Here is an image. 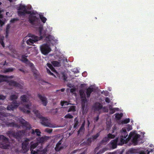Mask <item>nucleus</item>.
I'll use <instances>...</instances> for the list:
<instances>
[{"instance_id": "aec40b11", "label": "nucleus", "mask_w": 154, "mask_h": 154, "mask_svg": "<svg viewBox=\"0 0 154 154\" xmlns=\"http://www.w3.org/2000/svg\"><path fill=\"white\" fill-rule=\"evenodd\" d=\"M118 138H117L115 139L111 140L110 142V143L113 149H115L117 147V143H118Z\"/></svg>"}, {"instance_id": "c85d7f7f", "label": "nucleus", "mask_w": 154, "mask_h": 154, "mask_svg": "<svg viewBox=\"0 0 154 154\" xmlns=\"http://www.w3.org/2000/svg\"><path fill=\"white\" fill-rule=\"evenodd\" d=\"M51 63L54 66L59 67L60 66V63L57 61H53L51 62Z\"/></svg>"}, {"instance_id": "7ed1b4c3", "label": "nucleus", "mask_w": 154, "mask_h": 154, "mask_svg": "<svg viewBox=\"0 0 154 154\" xmlns=\"http://www.w3.org/2000/svg\"><path fill=\"white\" fill-rule=\"evenodd\" d=\"M128 134L126 131V128H124L120 130L119 132V134L118 136V138H120V142L119 143H118V145H121L124 144L125 142V139L128 136Z\"/></svg>"}, {"instance_id": "39448f33", "label": "nucleus", "mask_w": 154, "mask_h": 154, "mask_svg": "<svg viewBox=\"0 0 154 154\" xmlns=\"http://www.w3.org/2000/svg\"><path fill=\"white\" fill-rule=\"evenodd\" d=\"M40 49L42 53L45 55L48 54L51 50L50 47L47 44L42 45L40 47Z\"/></svg>"}, {"instance_id": "0eeeda50", "label": "nucleus", "mask_w": 154, "mask_h": 154, "mask_svg": "<svg viewBox=\"0 0 154 154\" xmlns=\"http://www.w3.org/2000/svg\"><path fill=\"white\" fill-rule=\"evenodd\" d=\"M28 35L32 38H29L27 40L26 42L28 45L30 43L33 44L38 41V37L37 36L31 33L29 34Z\"/></svg>"}, {"instance_id": "0e129e2a", "label": "nucleus", "mask_w": 154, "mask_h": 154, "mask_svg": "<svg viewBox=\"0 0 154 154\" xmlns=\"http://www.w3.org/2000/svg\"><path fill=\"white\" fill-rule=\"evenodd\" d=\"M0 23L1 25H3L4 24V23L0 19Z\"/></svg>"}, {"instance_id": "423d86ee", "label": "nucleus", "mask_w": 154, "mask_h": 154, "mask_svg": "<svg viewBox=\"0 0 154 154\" xmlns=\"http://www.w3.org/2000/svg\"><path fill=\"white\" fill-rule=\"evenodd\" d=\"M20 103L15 100L13 101L7 107V109L8 110H14L19 106Z\"/></svg>"}, {"instance_id": "b1692460", "label": "nucleus", "mask_w": 154, "mask_h": 154, "mask_svg": "<svg viewBox=\"0 0 154 154\" xmlns=\"http://www.w3.org/2000/svg\"><path fill=\"white\" fill-rule=\"evenodd\" d=\"M32 132L31 133L32 134H34L35 132L37 136H40L41 135V132L40 131L39 129H35V131L33 129H32Z\"/></svg>"}, {"instance_id": "6e6d98bb", "label": "nucleus", "mask_w": 154, "mask_h": 154, "mask_svg": "<svg viewBox=\"0 0 154 154\" xmlns=\"http://www.w3.org/2000/svg\"><path fill=\"white\" fill-rule=\"evenodd\" d=\"M105 101L106 103H109L110 102V100L109 98L108 97H106L105 99Z\"/></svg>"}, {"instance_id": "a19ab883", "label": "nucleus", "mask_w": 154, "mask_h": 154, "mask_svg": "<svg viewBox=\"0 0 154 154\" xmlns=\"http://www.w3.org/2000/svg\"><path fill=\"white\" fill-rule=\"evenodd\" d=\"M64 118L66 119H71L73 118V116L70 113H68L65 116Z\"/></svg>"}, {"instance_id": "f8f14e48", "label": "nucleus", "mask_w": 154, "mask_h": 154, "mask_svg": "<svg viewBox=\"0 0 154 154\" xmlns=\"http://www.w3.org/2000/svg\"><path fill=\"white\" fill-rule=\"evenodd\" d=\"M140 135L139 134H136L133 137L132 139V142L134 146L137 145L138 143V140L140 139Z\"/></svg>"}, {"instance_id": "e2e57ef3", "label": "nucleus", "mask_w": 154, "mask_h": 154, "mask_svg": "<svg viewBox=\"0 0 154 154\" xmlns=\"http://www.w3.org/2000/svg\"><path fill=\"white\" fill-rule=\"evenodd\" d=\"M75 91V89L74 88H71L70 90V91L72 93L74 92Z\"/></svg>"}, {"instance_id": "72a5a7b5", "label": "nucleus", "mask_w": 154, "mask_h": 154, "mask_svg": "<svg viewBox=\"0 0 154 154\" xmlns=\"http://www.w3.org/2000/svg\"><path fill=\"white\" fill-rule=\"evenodd\" d=\"M47 66L51 70V71L54 72H56V70L55 68L53 67L51 63H48L47 64Z\"/></svg>"}, {"instance_id": "de8ad7c7", "label": "nucleus", "mask_w": 154, "mask_h": 154, "mask_svg": "<svg viewBox=\"0 0 154 154\" xmlns=\"http://www.w3.org/2000/svg\"><path fill=\"white\" fill-rule=\"evenodd\" d=\"M23 9H24V10H23V11L25 10H26V6L25 5H21L19 7V10H22Z\"/></svg>"}, {"instance_id": "79ce46f5", "label": "nucleus", "mask_w": 154, "mask_h": 154, "mask_svg": "<svg viewBox=\"0 0 154 154\" xmlns=\"http://www.w3.org/2000/svg\"><path fill=\"white\" fill-rule=\"evenodd\" d=\"M85 130V128L84 127H82L81 126L79 130L78 131V134H79L81 132H83Z\"/></svg>"}, {"instance_id": "20e7f679", "label": "nucleus", "mask_w": 154, "mask_h": 154, "mask_svg": "<svg viewBox=\"0 0 154 154\" xmlns=\"http://www.w3.org/2000/svg\"><path fill=\"white\" fill-rule=\"evenodd\" d=\"M0 140L2 141V143H1L0 147L4 149H7L9 146L8 144L9 142L8 139L3 135L0 136Z\"/></svg>"}, {"instance_id": "3c124183", "label": "nucleus", "mask_w": 154, "mask_h": 154, "mask_svg": "<svg viewBox=\"0 0 154 154\" xmlns=\"http://www.w3.org/2000/svg\"><path fill=\"white\" fill-rule=\"evenodd\" d=\"M47 72L49 74L51 75H54V73L51 72L50 69L48 68H47Z\"/></svg>"}, {"instance_id": "c03bdc74", "label": "nucleus", "mask_w": 154, "mask_h": 154, "mask_svg": "<svg viewBox=\"0 0 154 154\" xmlns=\"http://www.w3.org/2000/svg\"><path fill=\"white\" fill-rule=\"evenodd\" d=\"M62 77L64 81H66L67 77V75L64 72H63L62 73Z\"/></svg>"}, {"instance_id": "2eb2a0df", "label": "nucleus", "mask_w": 154, "mask_h": 154, "mask_svg": "<svg viewBox=\"0 0 154 154\" xmlns=\"http://www.w3.org/2000/svg\"><path fill=\"white\" fill-rule=\"evenodd\" d=\"M38 31L40 37L42 38L44 37H45L46 35V32L45 31H43V28L42 26H40L38 28Z\"/></svg>"}, {"instance_id": "4c0bfd02", "label": "nucleus", "mask_w": 154, "mask_h": 154, "mask_svg": "<svg viewBox=\"0 0 154 154\" xmlns=\"http://www.w3.org/2000/svg\"><path fill=\"white\" fill-rule=\"evenodd\" d=\"M18 98L17 96L15 94H12L10 96V100H16Z\"/></svg>"}, {"instance_id": "603ef678", "label": "nucleus", "mask_w": 154, "mask_h": 154, "mask_svg": "<svg viewBox=\"0 0 154 154\" xmlns=\"http://www.w3.org/2000/svg\"><path fill=\"white\" fill-rule=\"evenodd\" d=\"M52 129H49V128H47L45 129V131L48 132V133H50L52 132Z\"/></svg>"}, {"instance_id": "473e14b6", "label": "nucleus", "mask_w": 154, "mask_h": 154, "mask_svg": "<svg viewBox=\"0 0 154 154\" xmlns=\"http://www.w3.org/2000/svg\"><path fill=\"white\" fill-rule=\"evenodd\" d=\"M100 132L97 133L95 135H93L92 136V140L93 141H94L100 136Z\"/></svg>"}, {"instance_id": "9b49d317", "label": "nucleus", "mask_w": 154, "mask_h": 154, "mask_svg": "<svg viewBox=\"0 0 154 154\" xmlns=\"http://www.w3.org/2000/svg\"><path fill=\"white\" fill-rule=\"evenodd\" d=\"M38 97L42 102L43 106H46L48 103L47 99L46 97L44 96H42L39 94H38Z\"/></svg>"}, {"instance_id": "bb28decb", "label": "nucleus", "mask_w": 154, "mask_h": 154, "mask_svg": "<svg viewBox=\"0 0 154 154\" xmlns=\"http://www.w3.org/2000/svg\"><path fill=\"white\" fill-rule=\"evenodd\" d=\"M24 132L23 131H19L16 133V136L18 138L21 137L24 134Z\"/></svg>"}, {"instance_id": "dca6fc26", "label": "nucleus", "mask_w": 154, "mask_h": 154, "mask_svg": "<svg viewBox=\"0 0 154 154\" xmlns=\"http://www.w3.org/2000/svg\"><path fill=\"white\" fill-rule=\"evenodd\" d=\"M7 82L8 83L9 85L11 86L20 87L21 86V85L19 83L13 80H9Z\"/></svg>"}, {"instance_id": "69168bd1", "label": "nucleus", "mask_w": 154, "mask_h": 154, "mask_svg": "<svg viewBox=\"0 0 154 154\" xmlns=\"http://www.w3.org/2000/svg\"><path fill=\"white\" fill-rule=\"evenodd\" d=\"M67 86L69 88L72 87L73 86V85L71 84H68Z\"/></svg>"}, {"instance_id": "13d9d810", "label": "nucleus", "mask_w": 154, "mask_h": 154, "mask_svg": "<svg viewBox=\"0 0 154 154\" xmlns=\"http://www.w3.org/2000/svg\"><path fill=\"white\" fill-rule=\"evenodd\" d=\"M29 104H26V105L24 106V107H25V108H26V109H29L30 108H29Z\"/></svg>"}, {"instance_id": "6ab92c4d", "label": "nucleus", "mask_w": 154, "mask_h": 154, "mask_svg": "<svg viewBox=\"0 0 154 154\" xmlns=\"http://www.w3.org/2000/svg\"><path fill=\"white\" fill-rule=\"evenodd\" d=\"M138 153V150L137 149L132 148L129 149L126 152V154H136Z\"/></svg>"}, {"instance_id": "ddd939ff", "label": "nucleus", "mask_w": 154, "mask_h": 154, "mask_svg": "<svg viewBox=\"0 0 154 154\" xmlns=\"http://www.w3.org/2000/svg\"><path fill=\"white\" fill-rule=\"evenodd\" d=\"M9 116V114L7 113L0 112V119L5 122V120H8L7 117Z\"/></svg>"}, {"instance_id": "cd10ccee", "label": "nucleus", "mask_w": 154, "mask_h": 154, "mask_svg": "<svg viewBox=\"0 0 154 154\" xmlns=\"http://www.w3.org/2000/svg\"><path fill=\"white\" fill-rule=\"evenodd\" d=\"M15 69L14 68L10 67L4 70V73H6L8 72H13Z\"/></svg>"}, {"instance_id": "f704fd0d", "label": "nucleus", "mask_w": 154, "mask_h": 154, "mask_svg": "<svg viewBox=\"0 0 154 154\" xmlns=\"http://www.w3.org/2000/svg\"><path fill=\"white\" fill-rule=\"evenodd\" d=\"M109 141L107 136H105L103 138V139L101 141V143H106L107 142Z\"/></svg>"}, {"instance_id": "5fc2aeb1", "label": "nucleus", "mask_w": 154, "mask_h": 154, "mask_svg": "<svg viewBox=\"0 0 154 154\" xmlns=\"http://www.w3.org/2000/svg\"><path fill=\"white\" fill-rule=\"evenodd\" d=\"M134 135V133L132 132H131L128 136V138H129L130 139H131L132 137Z\"/></svg>"}, {"instance_id": "052dcab7", "label": "nucleus", "mask_w": 154, "mask_h": 154, "mask_svg": "<svg viewBox=\"0 0 154 154\" xmlns=\"http://www.w3.org/2000/svg\"><path fill=\"white\" fill-rule=\"evenodd\" d=\"M5 107H3L2 106H0V110H5Z\"/></svg>"}, {"instance_id": "412c9836", "label": "nucleus", "mask_w": 154, "mask_h": 154, "mask_svg": "<svg viewBox=\"0 0 154 154\" xmlns=\"http://www.w3.org/2000/svg\"><path fill=\"white\" fill-rule=\"evenodd\" d=\"M87 101L85 96L81 97L82 109V111L85 110V103Z\"/></svg>"}, {"instance_id": "2f4dec72", "label": "nucleus", "mask_w": 154, "mask_h": 154, "mask_svg": "<svg viewBox=\"0 0 154 154\" xmlns=\"http://www.w3.org/2000/svg\"><path fill=\"white\" fill-rule=\"evenodd\" d=\"M76 106H70L68 111V112H74L76 111Z\"/></svg>"}, {"instance_id": "f257e3e1", "label": "nucleus", "mask_w": 154, "mask_h": 154, "mask_svg": "<svg viewBox=\"0 0 154 154\" xmlns=\"http://www.w3.org/2000/svg\"><path fill=\"white\" fill-rule=\"evenodd\" d=\"M18 14L19 16H24L26 14H29V21L32 25H33L34 23L38 21L39 18H37L33 12L31 13L30 11L25 10L23 11H18Z\"/></svg>"}, {"instance_id": "774afa93", "label": "nucleus", "mask_w": 154, "mask_h": 154, "mask_svg": "<svg viewBox=\"0 0 154 154\" xmlns=\"http://www.w3.org/2000/svg\"><path fill=\"white\" fill-rule=\"evenodd\" d=\"M9 125L10 126H13L14 125V123L13 122L10 123L9 124Z\"/></svg>"}, {"instance_id": "f3484780", "label": "nucleus", "mask_w": 154, "mask_h": 154, "mask_svg": "<svg viewBox=\"0 0 154 154\" xmlns=\"http://www.w3.org/2000/svg\"><path fill=\"white\" fill-rule=\"evenodd\" d=\"M93 107L95 111H99L102 109L103 106L101 103L99 102H96L94 104Z\"/></svg>"}, {"instance_id": "4d7b16f0", "label": "nucleus", "mask_w": 154, "mask_h": 154, "mask_svg": "<svg viewBox=\"0 0 154 154\" xmlns=\"http://www.w3.org/2000/svg\"><path fill=\"white\" fill-rule=\"evenodd\" d=\"M99 115L94 118V120L95 122H97L99 119Z\"/></svg>"}, {"instance_id": "ea45409f", "label": "nucleus", "mask_w": 154, "mask_h": 154, "mask_svg": "<svg viewBox=\"0 0 154 154\" xmlns=\"http://www.w3.org/2000/svg\"><path fill=\"white\" fill-rule=\"evenodd\" d=\"M115 135L111 134L109 133L107 134V137L109 140L110 139H113L115 137Z\"/></svg>"}, {"instance_id": "680f3d73", "label": "nucleus", "mask_w": 154, "mask_h": 154, "mask_svg": "<svg viewBox=\"0 0 154 154\" xmlns=\"http://www.w3.org/2000/svg\"><path fill=\"white\" fill-rule=\"evenodd\" d=\"M79 93L80 96L81 97H82V96L83 95V93H84L83 91H80Z\"/></svg>"}, {"instance_id": "bf43d9fd", "label": "nucleus", "mask_w": 154, "mask_h": 154, "mask_svg": "<svg viewBox=\"0 0 154 154\" xmlns=\"http://www.w3.org/2000/svg\"><path fill=\"white\" fill-rule=\"evenodd\" d=\"M126 129V131L127 130L128 131H130L131 129V127L130 126L128 128H125Z\"/></svg>"}, {"instance_id": "4be33fe9", "label": "nucleus", "mask_w": 154, "mask_h": 154, "mask_svg": "<svg viewBox=\"0 0 154 154\" xmlns=\"http://www.w3.org/2000/svg\"><path fill=\"white\" fill-rule=\"evenodd\" d=\"M94 90V88L92 87H89L87 89L86 94L87 97L88 98L90 96L91 94L93 91Z\"/></svg>"}, {"instance_id": "4468645a", "label": "nucleus", "mask_w": 154, "mask_h": 154, "mask_svg": "<svg viewBox=\"0 0 154 154\" xmlns=\"http://www.w3.org/2000/svg\"><path fill=\"white\" fill-rule=\"evenodd\" d=\"M50 137L48 136H45L42 137H39L37 138L38 142L39 143H42L48 140Z\"/></svg>"}, {"instance_id": "9d476101", "label": "nucleus", "mask_w": 154, "mask_h": 154, "mask_svg": "<svg viewBox=\"0 0 154 154\" xmlns=\"http://www.w3.org/2000/svg\"><path fill=\"white\" fill-rule=\"evenodd\" d=\"M14 77L13 75L8 76L0 75V83L4 82H7L9 81L8 80V79H12L14 78Z\"/></svg>"}, {"instance_id": "f03ea898", "label": "nucleus", "mask_w": 154, "mask_h": 154, "mask_svg": "<svg viewBox=\"0 0 154 154\" xmlns=\"http://www.w3.org/2000/svg\"><path fill=\"white\" fill-rule=\"evenodd\" d=\"M33 112L35 115L36 116L41 119L42 124L45 126L49 127H53L52 124L49 122L48 119L42 116L39 113V111L36 109L33 110Z\"/></svg>"}, {"instance_id": "1a4fd4ad", "label": "nucleus", "mask_w": 154, "mask_h": 154, "mask_svg": "<svg viewBox=\"0 0 154 154\" xmlns=\"http://www.w3.org/2000/svg\"><path fill=\"white\" fill-rule=\"evenodd\" d=\"M20 122L22 124L23 127L25 128L26 130H29L31 128V125L23 119H22L20 120Z\"/></svg>"}, {"instance_id": "5701e85b", "label": "nucleus", "mask_w": 154, "mask_h": 154, "mask_svg": "<svg viewBox=\"0 0 154 154\" xmlns=\"http://www.w3.org/2000/svg\"><path fill=\"white\" fill-rule=\"evenodd\" d=\"M21 100L23 102H26L29 100V97L27 95H23L20 97Z\"/></svg>"}, {"instance_id": "338daca9", "label": "nucleus", "mask_w": 154, "mask_h": 154, "mask_svg": "<svg viewBox=\"0 0 154 154\" xmlns=\"http://www.w3.org/2000/svg\"><path fill=\"white\" fill-rule=\"evenodd\" d=\"M77 151V150H74L71 152V154H74Z\"/></svg>"}, {"instance_id": "a211bd4d", "label": "nucleus", "mask_w": 154, "mask_h": 154, "mask_svg": "<svg viewBox=\"0 0 154 154\" xmlns=\"http://www.w3.org/2000/svg\"><path fill=\"white\" fill-rule=\"evenodd\" d=\"M38 145V144L37 143L31 144L30 150L31 154H35L37 153V151L33 150V149L35 148Z\"/></svg>"}, {"instance_id": "c756f323", "label": "nucleus", "mask_w": 154, "mask_h": 154, "mask_svg": "<svg viewBox=\"0 0 154 154\" xmlns=\"http://www.w3.org/2000/svg\"><path fill=\"white\" fill-rule=\"evenodd\" d=\"M92 141H93V140L92 138L90 137L88 138L86 140H85L84 142L86 145H90Z\"/></svg>"}, {"instance_id": "864d4df0", "label": "nucleus", "mask_w": 154, "mask_h": 154, "mask_svg": "<svg viewBox=\"0 0 154 154\" xmlns=\"http://www.w3.org/2000/svg\"><path fill=\"white\" fill-rule=\"evenodd\" d=\"M109 109L111 114H113L115 112L116 110L115 109L109 108Z\"/></svg>"}, {"instance_id": "6e6552de", "label": "nucleus", "mask_w": 154, "mask_h": 154, "mask_svg": "<svg viewBox=\"0 0 154 154\" xmlns=\"http://www.w3.org/2000/svg\"><path fill=\"white\" fill-rule=\"evenodd\" d=\"M29 141V139L26 138L22 143V147L24 152H27L29 150L28 145Z\"/></svg>"}, {"instance_id": "37998d69", "label": "nucleus", "mask_w": 154, "mask_h": 154, "mask_svg": "<svg viewBox=\"0 0 154 154\" xmlns=\"http://www.w3.org/2000/svg\"><path fill=\"white\" fill-rule=\"evenodd\" d=\"M25 108H26L24 107L21 109V110L24 113H26L28 114H29L30 112V111L29 110L26 109Z\"/></svg>"}, {"instance_id": "09e8293b", "label": "nucleus", "mask_w": 154, "mask_h": 154, "mask_svg": "<svg viewBox=\"0 0 154 154\" xmlns=\"http://www.w3.org/2000/svg\"><path fill=\"white\" fill-rule=\"evenodd\" d=\"M19 19L18 18H14L11 19L10 20V22L11 23H14L15 21L19 20Z\"/></svg>"}, {"instance_id": "49530a36", "label": "nucleus", "mask_w": 154, "mask_h": 154, "mask_svg": "<svg viewBox=\"0 0 154 154\" xmlns=\"http://www.w3.org/2000/svg\"><path fill=\"white\" fill-rule=\"evenodd\" d=\"M60 104L62 106H63L64 105L67 106L69 104L68 102L67 101H61L60 102Z\"/></svg>"}, {"instance_id": "a18cd8bd", "label": "nucleus", "mask_w": 154, "mask_h": 154, "mask_svg": "<svg viewBox=\"0 0 154 154\" xmlns=\"http://www.w3.org/2000/svg\"><path fill=\"white\" fill-rule=\"evenodd\" d=\"M48 149L47 148H45L43 150L41 151L40 152L41 154H46V152H47Z\"/></svg>"}, {"instance_id": "e433bc0d", "label": "nucleus", "mask_w": 154, "mask_h": 154, "mask_svg": "<svg viewBox=\"0 0 154 154\" xmlns=\"http://www.w3.org/2000/svg\"><path fill=\"white\" fill-rule=\"evenodd\" d=\"M39 17L42 21L44 23H45L47 19L42 15H39Z\"/></svg>"}, {"instance_id": "7c9ffc66", "label": "nucleus", "mask_w": 154, "mask_h": 154, "mask_svg": "<svg viewBox=\"0 0 154 154\" xmlns=\"http://www.w3.org/2000/svg\"><path fill=\"white\" fill-rule=\"evenodd\" d=\"M74 125L73 126V127L74 128H75L79 124V119H78L76 117L74 119Z\"/></svg>"}, {"instance_id": "58836bf2", "label": "nucleus", "mask_w": 154, "mask_h": 154, "mask_svg": "<svg viewBox=\"0 0 154 154\" xmlns=\"http://www.w3.org/2000/svg\"><path fill=\"white\" fill-rule=\"evenodd\" d=\"M130 119L129 118L126 119L122 121V124H126L129 122Z\"/></svg>"}, {"instance_id": "8fccbe9b", "label": "nucleus", "mask_w": 154, "mask_h": 154, "mask_svg": "<svg viewBox=\"0 0 154 154\" xmlns=\"http://www.w3.org/2000/svg\"><path fill=\"white\" fill-rule=\"evenodd\" d=\"M6 98V96H4L2 94H0V100H4Z\"/></svg>"}, {"instance_id": "c9c22d12", "label": "nucleus", "mask_w": 154, "mask_h": 154, "mask_svg": "<svg viewBox=\"0 0 154 154\" xmlns=\"http://www.w3.org/2000/svg\"><path fill=\"white\" fill-rule=\"evenodd\" d=\"M123 115V114L122 113H116L115 114V118L117 120L120 119L122 117Z\"/></svg>"}, {"instance_id": "393cba45", "label": "nucleus", "mask_w": 154, "mask_h": 154, "mask_svg": "<svg viewBox=\"0 0 154 154\" xmlns=\"http://www.w3.org/2000/svg\"><path fill=\"white\" fill-rule=\"evenodd\" d=\"M61 144V140L59 141L56 145V147L55 148V149L56 151H59L61 149H62V147H60L59 146Z\"/></svg>"}, {"instance_id": "a878e982", "label": "nucleus", "mask_w": 154, "mask_h": 154, "mask_svg": "<svg viewBox=\"0 0 154 154\" xmlns=\"http://www.w3.org/2000/svg\"><path fill=\"white\" fill-rule=\"evenodd\" d=\"M27 57L28 56H25L24 55H22L20 60L23 63H26L29 61L28 59L27 58Z\"/></svg>"}]
</instances>
